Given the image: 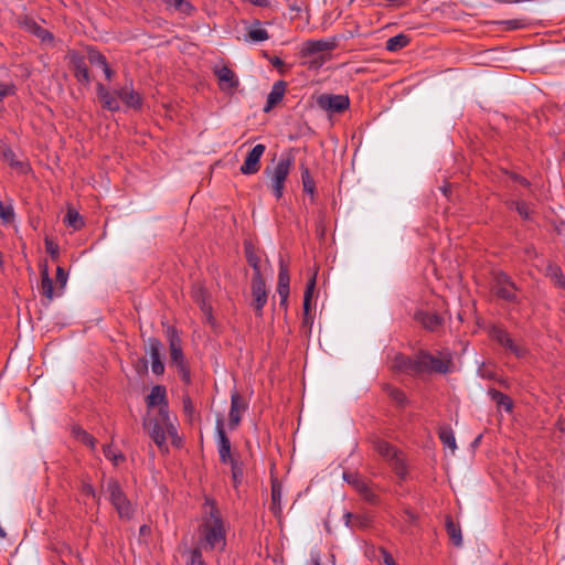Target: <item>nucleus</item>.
<instances>
[{"mask_svg": "<svg viewBox=\"0 0 565 565\" xmlns=\"http://www.w3.org/2000/svg\"><path fill=\"white\" fill-rule=\"evenodd\" d=\"M179 371L181 372L182 374V379L183 381H185L186 383L190 382V372L189 370L186 369L185 364H183L182 366H178Z\"/></svg>", "mask_w": 565, "mask_h": 565, "instance_id": "obj_57", "label": "nucleus"}, {"mask_svg": "<svg viewBox=\"0 0 565 565\" xmlns=\"http://www.w3.org/2000/svg\"><path fill=\"white\" fill-rule=\"evenodd\" d=\"M14 94V85L12 83L0 82V102Z\"/></svg>", "mask_w": 565, "mask_h": 565, "instance_id": "obj_48", "label": "nucleus"}, {"mask_svg": "<svg viewBox=\"0 0 565 565\" xmlns=\"http://www.w3.org/2000/svg\"><path fill=\"white\" fill-rule=\"evenodd\" d=\"M147 406L154 407L159 406L158 414L163 416V419L168 424L170 433H174V420L171 418L168 409L167 392L162 385H156L151 388L150 394L147 396Z\"/></svg>", "mask_w": 565, "mask_h": 565, "instance_id": "obj_5", "label": "nucleus"}, {"mask_svg": "<svg viewBox=\"0 0 565 565\" xmlns=\"http://www.w3.org/2000/svg\"><path fill=\"white\" fill-rule=\"evenodd\" d=\"M384 390L385 392L387 393V395L397 404V405H404L405 402H406V396L405 394L399 391L398 388H395L391 385H385L384 386Z\"/></svg>", "mask_w": 565, "mask_h": 565, "instance_id": "obj_40", "label": "nucleus"}, {"mask_svg": "<svg viewBox=\"0 0 565 565\" xmlns=\"http://www.w3.org/2000/svg\"><path fill=\"white\" fill-rule=\"evenodd\" d=\"M88 61L90 62V64L97 65L99 67H103L107 64L106 57L96 50H90L88 52Z\"/></svg>", "mask_w": 565, "mask_h": 565, "instance_id": "obj_43", "label": "nucleus"}, {"mask_svg": "<svg viewBox=\"0 0 565 565\" xmlns=\"http://www.w3.org/2000/svg\"><path fill=\"white\" fill-rule=\"evenodd\" d=\"M201 546L196 545L193 550L190 551L188 565H205V562L202 556Z\"/></svg>", "mask_w": 565, "mask_h": 565, "instance_id": "obj_42", "label": "nucleus"}, {"mask_svg": "<svg viewBox=\"0 0 565 565\" xmlns=\"http://www.w3.org/2000/svg\"><path fill=\"white\" fill-rule=\"evenodd\" d=\"M285 92H286V83L284 81L276 82L273 85L271 90L267 96V102L264 107V111L268 113L269 110L273 109L274 106H276L278 103H280L285 95Z\"/></svg>", "mask_w": 565, "mask_h": 565, "instance_id": "obj_24", "label": "nucleus"}, {"mask_svg": "<svg viewBox=\"0 0 565 565\" xmlns=\"http://www.w3.org/2000/svg\"><path fill=\"white\" fill-rule=\"evenodd\" d=\"M415 318L425 329L430 331H437L443 324V318L433 311H419Z\"/></svg>", "mask_w": 565, "mask_h": 565, "instance_id": "obj_21", "label": "nucleus"}, {"mask_svg": "<svg viewBox=\"0 0 565 565\" xmlns=\"http://www.w3.org/2000/svg\"><path fill=\"white\" fill-rule=\"evenodd\" d=\"M143 427L162 452H168L169 450L167 437H170L173 444H177L179 440L177 426L174 425V433H170L163 416L158 415L156 418L145 419Z\"/></svg>", "mask_w": 565, "mask_h": 565, "instance_id": "obj_3", "label": "nucleus"}, {"mask_svg": "<svg viewBox=\"0 0 565 565\" xmlns=\"http://www.w3.org/2000/svg\"><path fill=\"white\" fill-rule=\"evenodd\" d=\"M41 294L44 296L49 301L53 300L54 298V288H53V281L50 278L49 269L46 266H44L41 270Z\"/></svg>", "mask_w": 565, "mask_h": 565, "instance_id": "obj_30", "label": "nucleus"}, {"mask_svg": "<svg viewBox=\"0 0 565 565\" xmlns=\"http://www.w3.org/2000/svg\"><path fill=\"white\" fill-rule=\"evenodd\" d=\"M331 49H332V45L328 41H322V40L307 41L303 44L302 53L305 55H313L317 53H326V52L330 51Z\"/></svg>", "mask_w": 565, "mask_h": 565, "instance_id": "obj_29", "label": "nucleus"}, {"mask_svg": "<svg viewBox=\"0 0 565 565\" xmlns=\"http://www.w3.org/2000/svg\"><path fill=\"white\" fill-rule=\"evenodd\" d=\"M247 40L250 42H264L269 39L267 30H265L258 20H255L247 29Z\"/></svg>", "mask_w": 565, "mask_h": 565, "instance_id": "obj_28", "label": "nucleus"}, {"mask_svg": "<svg viewBox=\"0 0 565 565\" xmlns=\"http://www.w3.org/2000/svg\"><path fill=\"white\" fill-rule=\"evenodd\" d=\"M182 402H183V409H184L185 414L189 416H192V414L194 412V406L192 404L190 396L184 395L182 398Z\"/></svg>", "mask_w": 565, "mask_h": 565, "instance_id": "obj_53", "label": "nucleus"}, {"mask_svg": "<svg viewBox=\"0 0 565 565\" xmlns=\"http://www.w3.org/2000/svg\"><path fill=\"white\" fill-rule=\"evenodd\" d=\"M65 223L74 230H79L84 226L83 217L73 209L67 210Z\"/></svg>", "mask_w": 565, "mask_h": 565, "instance_id": "obj_37", "label": "nucleus"}, {"mask_svg": "<svg viewBox=\"0 0 565 565\" xmlns=\"http://www.w3.org/2000/svg\"><path fill=\"white\" fill-rule=\"evenodd\" d=\"M2 158L6 162H8L12 168H14L20 173H28L30 171V166L25 161H21L17 159L15 153L9 147H4L1 151Z\"/></svg>", "mask_w": 565, "mask_h": 565, "instance_id": "obj_26", "label": "nucleus"}, {"mask_svg": "<svg viewBox=\"0 0 565 565\" xmlns=\"http://www.w3.org/2000/svg\"><path fill=\"white\" fill-rule=\"evenodd\" d=\"M167 335L169 339L170 347V360L177 367L182 366L184 364L181 340L178 335V332L173 328H168Z\"/></svg>", "mask_w": 565, "mask_h": 565, "instance_id": "obj_14", "label": "nucleus"}, {"mask_svg": "<svg viewBox=\"0 0 565 565\" xmlns=\"http://www.w3.org/2000/svg\"><path fill=\"white\" fill-rule=\"evenodd\" d=\"M411 39L404 33H399L386 41L385 47L390 52H396L408 45Z\"/></svg>", "mask_w": 565, "mask_h": 565, "instance_id": "obj_31", "label": "nucleus"}, {"mask_svg": "<svg viewBox=\"0 0 565 565\" xmlns=\"http://www.w3.org/2000/svg\"><path fill=\"white\" fill-rule=\"evenodd\" d=\"M216 429H217V435H218V455H220V460L223 463H227L231 460H234L235 458H233L231 456V443H230V439L227 438V436H226V434L224 431L223 420L222 419L217 420Z\"/></svg>", "mask_w": 565, "mask_h": 565, "instance_id": "obj_19", "label": "nucleus"}, {"mask_svg": "<svg viewBox=\"0 0 565 565\" xmlns=\"http://www.w3.org/2000/svg\"><path fill=\"white\" fill-rule=\"evenodd\" d=\"M231 465L232 478L234 482V487H237L242 482L243 479V467L238 460L234 459L228 462Z\"/></svg>", "mask_w": 565, "mask_h": 565, "instance_id": "obj_41", "label": "nucleus"}, {"mask_svg": "<svg viewBox=\"0 0 565 565\" xmlns=\"http://www.w3.org/2000/svg\"><path fill=\"white\" fill-rule=\"evenodd\" d=\"M289 271L286 263L280 259L279 260V274H278V284H277V292L280 297V305L286 306L288 296H289Z\"/></svg>", "mask_w": 565, "mask_h": 565, "instance_id": "obj_17", "label": "nucleus"}, {"mask_svg": "<svg viewBox=\"0 0 565 565\" xmlns=\"http://www.w3.org/2000/svg\"><path fill=\"white\" fill-rule=\"evenodd\" d=\"M45 250L47 254H50V256L53 259L58 258V254H60L58 245L49 238L45 239Z\"/></svg>", "mask_w": 565, "mask_h": 565, "instance_id": "obj_47", "label": "nucleus"}, {"mask_svg": "<svg viewBox=\"0 0 565 565\" xmlns=\"http://www.w3.org/2000/svg\"><path fill=\"white\" fill-rule=\"evenodd\" d=\"M490 335L498 343L507 348L511 353H513L516 358H522L526 354V349L515 343L510 334L500 327H492L490 330Z\"/></svg>", "mask_w": 565, "mask_h": 565, "instance_id": "obj_10", "label": "nucleus"}, {"mask_svg": "<svg viewBox=\"0 0 565 565\" xmlns=\"http://www.w3.org/2000/svg\"><path fill=\"white\" fill-rule=\"evenodd\" d=\"M490 395L498 406L503 407L507 412L512 411L513 404L508 395L497 390L490 391Z\"/></svg>", "mask_w": 565, "mask_h": 565, "instance_id": "obj_35", "label": "nucleus"}, {"mask_svg": "<svg viewBox=\"0 0 565 565\" xmlns=\"http://www.w3.org/2000/svg\"><path fill=\"white\" fill-rule=\"evenodd\" d=\"M419 374L428 372L447 373L450 367V359L446 355L435 356L426 352L418 354Z\"/></svg>", "mask_w": 565, "mask_h": 565, "instance_id": "obj_8", "label": "nucleus"}, {"mask_svg": "<svg viewBox=\"0 0 565 565\" xmlns=\"http://www.w3.org/2000/svg\"><path fill=\"white\" fill-rule=\"evenodd\" d=\"M292 167V159L290 157H281L271 172H268L271 182V189L277 199L284 194L285 181L289 175Z\"/></svg>", "mask_w": 565, "mask_h": 565, "instance_id": "obj_6", "label": "nucleus"}, {"mask_svg": "<svg viewBox=\"0 0 565 565\" xmlns=\"http://www.w3.org/2000/svg\"><path fill=\"white\" fill-rule=\"evenodd\" d=\"M56 281L58 284V288L61 290L64 289L67 282V273L62 267H57L56 269Z\"/></svg>", "mask_w": 565, "mask_h": 565, "instance_id": "obj_51", "label": "nucleus"}, {"mask_svg": "<svg viewBox=\"0 0 565 565\" xmlns=\"http://www.w3.org/2000/svg\"><path fill=\"white\" fill-rule=\"evenodd\" d=\"M344 480L351 484L365 500L373 502L375 500V494L369 487L365 479L355 473H343Z\"/></svg>", "mask_w": 565, "mask_h": 565, "instance_id": "obj_15", "label": "nucleus"}, {"mask_svg": "<svg viewBox=\"0 0 565 565\" xmlns=\"http://www.w3.org/2000/svg\"><path fill=\"white\" fill-rule=\"evenodd\" d=\"M373 447L375 451L390 463L397 478L405 480L407 477V465L404 455L394 446L382 439L374 440Z\"/></svg>", "mask_w": 565, "mask_h": 565, "instance_id": "obj_4", "label": "nucleus"}, {"mask_svg": "<svg viewBox=\"0 0 565 565\" xmlns=\"http://www.w3.org/2000/svg\"><path fill=\"white\" fill-rule=\"evenodd\" d=\"M81 493L84 497L93 498L96 501V503L99 504L100 498L96 494L95 489L93 488V486L89 482H83L82 483Z\"/></svg>", "mask_w": 565, "mask_h": 565, "instance_id": "obj_46", "label": "nucleus"}, {"mask_svg": "<svg viewBox=\"0 0 565 565\" xmlns=\"http://www.w3.org/2000/svg\"><path fill=\"white\" fill-rule=\"evenodd\" d=\"M266 147L262 143L256 145L246 156L241 172L243 174H255L260 169V158L263 157Z\"/></svg>", "mask_w": 565, "mask_h": 565, "instance_id": "obj_11", "label": "nucleus"}, {"mask_svg": "<svg viewBox=\"0 0 565 565\" xmlns=\"http://www.w3.org/2000/svg\"><path fill=\"white\" fill-rule=\"evenodd\" d=\"M198 545L204 550L224 551L226 545V531L220 511L213 501L206 500L204 516L198 529Z\"/></svg>", "mask_w": 565, "mask_h": 565, "instance_id": "obj_1", "label": "nucleus"}, {"mask_svg": "<svg viewBox=\"0 0 565 565\" xmlns=\"http://www.w3.org/2000/svg\"><path fill=\"white\" fill-rule=\"evenodd\" d=\"M512 205H514L516 212L523 217V218H529L530 217V214H531V207L527 203L523 202V201H515V202H512L511 203Z\"/></svg>", "mask_w": 565, "mask_h": 565, "instance_id": "obj_45", "label": "nucleus"}, {"mask_svg": "<svg viewBox=\"0 0 565 565\" xmlns=\"http://www.w3.org/2000/svg\"><path fill=\"white\" fill-rule=\"evenodd\" d=\"M173 9L184 14H191L193 7L186 0H179L173 7Z\"/></svg>", "mask_w": 565, "mask_h": 565, "instance_id": "obj_49", "label": "nucleus"}, {"mask_svg": "<svg viewBox=\"0 0 565 565\" xmlns=\"http://www.w3.org/2000/svg\"><path fill=\"white\" fill-rule=\"evenodd\" d=\"M270 510L275 515H278L281 512V486L277 481L271 483Z\"/></svg>", "mask_w": 565, "mask_h": 565, "instance_id": "obj_33", "label": "nucleus"}, {"mask_svg": "<svg viewBox=\"0 0 565 565\" xmlns=\"http://www.w3.org/2000/svg\"><path fill=\"white\" fill-rule=\"evenodd\" d=\"M160 348H161V342L158 339L150 338L148 340V351H149L150 358L152 360L151 369H152V372L157 375H160L164 372V365L160 359Z\"/></svg>", "mask_w": 565, "mask_h": 565, "instance_id": "obj_20", "label": "nucleus"}, {"mask_svg": "<svg viewBox=\"0 0 565 565\" xmlns=\"http://www.w3.org/2000/svg\"><path fill=\"white\" fill-rule=\"evenodd\" d=\"M301 181H302L305 192H308L309 194L313 195L315 194V180L310 175L308 168L302 167Z\"/></svg>", "mask_w": 565, "mask_h": 565, "instance_id": "obj_39", "label": "nucleus"}, {"mask_svg": "<svg viewBox=\"0 0 565 565\" xmlns=\"http://www.w3.org/2000/svg\"><path fill=\"white\" fill-rule=\"evenodd\" d=\"M73 437L78 440L79 443L84 444L85 446L89 447L92 450L96 449V438L88 434L86 430H84L81 427H74L72 429Z\"/></svg>", "mask_w": 565, "mask_h": 565, "instance_id": "obj_32", "label": "nucleus"}, {"mask_svg": "<svg viewBox=\"0 0 565 565\" xmlns=\"http://www.w3.org/2000/svg\"><path fill=\"white\" fill-rule=\"evenodd\" d=\"M30 30L35 34L38 35L39 38H41L42 41H52L53 40V35L44 30L43 28L36 25L34 22H31L30 24H28Z\"/></svg>", "mask_w": 565, "mask_h": 565, "instance_id": "obj_44", "label": "nucleus"}, {"mask_svg": "<svg viewBox=\"0 0 565 565\" xmlns=\"http://www.w3.org/2000/svg\"><path fill=\"white\" fill-rule=\"evenodd\" d=\"M247 409V403L238 392L231 395L230 426L235 428L242 419V414Z\"/></svg>", "mask_w": 565, "mask_h": 565, "instance_id": "obj_13", "label": "nucleus"}, {"mask_svg": "<svg viewBox=\"0 0 565 565\" xmlns=\"http://www.w3.org/2000/svg\"><path fill=\"white\" fill-rule=\"evenodd\" d=\"M107 81H111L114 71L109 67L108 63L102 67Z\"/></svg>", "mask_w": 565, "mask_h": 565, "instance_id": "obj_58", "label": "nucleus"}, {"mask_svg": "<svg viewBox=\"0 0 565 565\" xmlns=\"http://www.w3.org/2000/svg\"><path fill=\"white\" fill-rule=\"evenodd\" d=\"M329 58H330L329 54H322L321 56L311 60L310 61V66L311 67H319Z\"/></svg>", "mask_w": 565, "mask_h": 565, "instance_id": "obj_54", "label": "nucleus"}, {"mask_svg": "<svg viewBox=\"0 0 565 565\" xmlns=\"http://www.w3.org/2000/svg\"><path fill=\"white\" fill-rule=\"evenodd\" d=\"M173 9L184 14H191L193 7L186 0H179L173 7Z\"/></svg>", "mask_w": 565, "mask_h": 565, "instance_id": "obj_50", "label": "nucleus"}, {"mask_svg": "<svg viewBox=\"0 0 565 565\" xmlns=\"http://www.w3.org/2000/svg\"><path fill=\"white\" fill-rule=\"evenodd\" d=\"M0 217L4 222H10L13 218V211L10 206H4L0 201Z\"/></svg>", "mask_w": 565, "mask_h": 565, "instance_id": "obj_52", "label": "nucleus"}, {"mask_svg": "<svg viewBox=\"0 0 565 565\" xmlns=\"http://www.w3.org/2000/svg\"><path fill=\"white\" fill-rule=\"evenodd\" d=\"M318 106L329 113H342L350 106V99L347 95H320L317 99Z\"/></svg>", "mask_w": 565, "mask_h": 565, "instance_id": "obj_9", "label": "nucleus"}, {"mask_svg": "<svg viewBox=\"0 0 565 565\" xmlns=\"http://www.w3.org/2000/svg\"><path fill=\"white\" fill-rule=\"evenodd\" d=\"M71 63L74 71V75L77 78V81L88 84L89 72L84 58L79 55H72Z\"/></svg>", "mask_w": 565, "mask_h": 565, "instance_id": "obj_25", "label": "nucleus"}, {"mask_svg": "<svg viewBox=\"0 0 565 565\" xmlns=\"http://www.w3.org/2000/svg\"><path fill=\"white\" fill-rule=\"evenodd\" d=\"M392 367L409 375H419L418 355L415 359H411L404 354H396Z\"/></svg>", "mask_w": 565, "mask_h": 565, "instance_id": "obj_16", "label": "nucleus"}, {"mask_svg": "<svg viewBox=\"0 0 565 565\" xmlns=\"http://www.w3.org/2000/svg\"><path fill=\"white\" fill-rule=\"evenodd\" d=\"M178 1L179 0H163V2L171 8H173Z\"/></svg>", "mask_w": 565, "mask_h": 565, "instance_id": "obj_62", "label": "nucleus"}, {"mask_svg": "<svg viewBox=\"0 0 565 565\" xmlns=\"http://www.w3.org/2000/svg\"><path fill=\"white\" fill-rule=\"evenodd\" d=\"M555 278H556V284L559 287L565 288V279H564V276H563V274L561 273V270L558 268L555 269Z\"/></svg>", "mask_w": 565, "mask_h": 565, "instance_id": "obj_56", "label": "nucleus"}, {"mask_svg": "<svg viewBox=\"0 0 565 565\" xmlns=\"http://www.w3.org/2000/svg\"><path fill=\"white\" fill-rule=\"evenodd\" d=\"M116 95L121 99L126 106L139 109L142 105V99L139 93L132 89V87L125 86L116 90Z\"/></svg>", "mask_w": 565, "mask_h": 565, "instance_id": "obj_22", "label": "nucleus"}, {"mask_svg": "<svg viewBox=\"0 0 565 565\" xmlns=\"http://www.w3.org/2000/svg\"><path fill=\"white\" fill-rule=\"evenodd\" d=\"M97 95L105 109L110 111L119 110L120 106L117 95L111 94L103 84H97Z\"/></svg>", "mask_w": 565, "mask_h": 565, "instance_id": "obj_23", "label": "nucleus"}, {"mask_svg": "<svg viewBox=\"0 0 565 565\" xmlns=\"http://www.w3.org/2000/svg\"><path fill=\"white\" fill-rule=\"evenodd\" d=\"M255 273L252 277V296H253V302L252 306L256 311L257 316L263 315V308L265 307L267 302V290L265 280L260 275L259 267H257L256 264H254Z\"/></svg>", "mask_w": 565, "mask_h": 565, "instance_id": "obj_7", "label": "nucleus"}, {"mask_svg": "<svg viewBox=\"0 0 565 565\" xmlns=\"http://www.w3.org/2000/svg\"><path fill=\"white\" fill-rule=\"evenodd\" d=\"M439 438L441 440V443L449 447L450 450L454 452L457 448L456 446V439H455V435L452 433V430L449 428V427H441L439 429Z\"/></svg>", "mask_w": 565, "mask_h": 565, "instance_id": "obj_36", "label": "nucleus"}, {"mask_svg": "<svg viewBox=\"0 0 565 565\" xmlns=\"http://www.w3.org/2000/svg\"><path fill=\"white\" fill-rule=\"evenodd\" d=\"M214 74L217 77L218 87L221 90L233 93L237 88L239 84L238 78L235 73L227 66L215 68Z\"/></svg>", "mask_w": 565, "mask_h": 565, "instance_id": "obj_12", "label": "nucleus"}, {"mask_svg": "<svg viewBox=\"0 0 565 565\" xmlns=\"http://www.w3.org/2000/svg\"><path fill=\"white\" fill-rule=\"evenodd\" d=\"M497 295L507 300H515V285L510 277L503 273L498 274L495 278Z\"/></svg>", "mask_w": 565, "mask_h": 565, "instance_id": "obj_18", "label": "nucleus"}, {"mask_svg": "<svg viewBox=\"0 0 565 565\" xmlns=\"http://www.w3.org/2000/svg\"><path fill=\"white\" fill-rule=\"evenodd\" d=\"M513 179L516 180L518 182H520L524 186L530 185L529 181L522 177L513 175Z\"/></svg>", "mask_w": 565, "mask_h": 565, "instance_id": "obj_59", "label": "nucleus"}, {"mask_svg": "<svg viewBox=\"0 0 565 565\" xmlns=\"http://www.w3.org/2000/svg\"><path fill=\"white\" fill-rule=\"evenodd\" d=\"M247 1L255 6H258V7H264L267 4V0H247Z\"/></svg>", "mask_w": 565, "mask_h": 565, "instance_id": "obj_60", "label": "nucleus"}, {"mask_svg": "<svg viewBox=\"0 0 565 565\" xmlns=\"http://www.w3.org/2000/svg\"><path fill=\"white\" fill-rule=\"evenodd\" d=\"M446 530L447 533L451 540V542L456 546H460L462 544V536H461V530L459 525L455 524L452 519L450 516H447L446 519Z\"/></svg>", "mask_w": 565, "mask_h": 565, "instance_id": "obj_34", "label": "nucleus"}, {"mask_svg": "<svg viewBox=\"0 0 565 565\" xmlns=\"http://www.w3.org/2000/svg\"><path fill=\"white\" fill-rule=\"evenodd\" d=\"M559 429H561L562 431H565V420H564V422H561Z\"/></svg>", "mask_w": 565, "mask_h": 565, "instance_id": "obj_64", "label": "nucleus"}, {"mask_svg": "<svg viewBox=\"0 0 565 565\" xmlns=\"http://www.w3.org/2000/svg\"><path fill=\"white\" fill-rule=\"evenodd\" d=\"M108 500L121 520H131L135 514V505L128 499L120 483L116 479H107L103 484Z\"/></svg>", "mask_w": 565, "mask_h": 565, "instance_id": "obj_2", "label": "nucleus"}, {"mask_svg": "<svg viewBox=\"0 0 565 565\" xmlns=\"http://www.w3.org/2000/svg\"><path fill=\"white\" fill-rule=\"evenodd\" d=\"M103 452L104 456L114 463V466H118L125 461V456L122 455V452L115 451L111 445H105L103 447Z\"/></svg>", "mask_w": 565, "mask_h": 565, "instance_id": "obj_38", "label": "nucleus"}, {"mask_svg": "<svg viewBox=\"0 0 565 565\" xmlns=\"http://www.w3.org/2000/svg\"><path fill=\"white\" fill-rule=\"evenodd\" d=\"M344 518H345V522H347L348 525H350L351 519H354V520L358 519V516H355V515H353L351 513H345Z\"/></svg>", "mask_w": 565, "mask_h": 565, "instance_id": "obj_61", "label": "nucleus"}, {"mask_svg": "<svg viewBox=\"0 0 565 565\" xmlns=\"http://www.w3.org/2000/svg\"><path fill=\"white\" fill-rule=\"evenodd\" d=\"M315 288H316V274H313L312 277L309 279L306 290H305V296H303V323L305 324L309 323L311 299L313 296Z\"/></svg>", "mask_w": 565, "mask_h": 565, "instance_id": "obj_27", "label": "nucleus"}, {"mask_svg": "<svg viewBox=\"0 0 565 565\" xmlns=\"http://www.w3.org/2000/svg\"><path fill=\"white\" fill-rule=\"evenodd\" d=\"M381 552H382V555H383V561H384V563L386 565H396L393 556L387 551L382 548Z\"/></svg>", "mask_w": 565, "mask_h": 565, "instance_id": "obj_55", "label": "nucleus"}, {"mask_svg": "<svg viewBox=\"0 0 565 565\" xmlns=\"http://www.w3.org/2000/svg\"><path fill=\"white\" fill-rule=\"evenodd\" d=\"M148 532H149V527H148L147 525H142V526L140 527V534H142V535H143V534H146V533H148Z\"/></svg>", "mask_w": 565, "mask_h": 565, "instance_id": "obj_63", "label": "nucleus"}]
</instances>
